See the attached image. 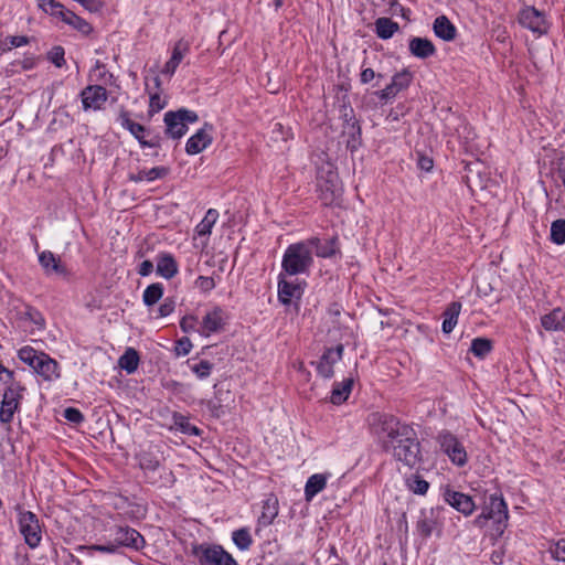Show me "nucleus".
Segmentation results:
<instances>
[{
  "instance_id": "8fccbe9b",
  "label": "nucleus",
  "mask_w": 565,
  "mask_h": 565,
  "mask_svg": "<svg viewBox=\"0 0 565 565\" xmlns=\"http://www.w3.org/2000/svg\"><path fill=\"white\" fill-rule=\"evenodd\" d=\"M190 369L200 380H204L211 375L213 363L207 360H201L200 362L190 365Z\"/></svg>"
},
{
  "instance_id": "aec40b11",
  "label": "nucleus",
  "mask_w": 565,
  "mask_h": 565,
  "mask_svg": "<svg viewBox=\"0 0 565 565\" xmlns=\"http://www.w3.org/2000/svg\"><path fill=\"white\" fill-rule=\"evenodd\" d=\"M224 326V310L222 307L215 306L203 317L199 333L203 337H209L211 333L222 331Z\"/></svg>"
},
{
  "instance_id": "f257e3e1",
  "label": "nucleus",
  "mask_w": 565,
  "mask_h": 565,
  "mask_svg": "<svg viewBox=\"0 0 565 565\" xmlns=\"http://www.w3.org/2000/svg\"><path fill=\"white\" fill-rule=\"evenodd\" d=\"M369 424L383 451L409 468L420 462V443L411 425L402 423L392 414L380 412L370 414Z\"/></svg>"
},
{
  "instance_id": "a18cd8bd",
  "label": "nucleus",
  "mask_w": 565,
  "mask_h": 565,
  "mask_svg": "<svg viewBox=\"0 0 565 565\" xmlns=\"http://www.w3.org/2000/svg\"><path fill=\"white\" fill-rule=\"evenodd\" d=\"M65 23L85 36L89 35L93 32V26L90 25V23H88L86 20L78 17L74 12H72V14H68V19Z\"/></svg>"
},
{
  "instance_id": "393cba45",
  "label": "nucleus",
  "mask_w": 565,
  "mask_h": 565,
  "mask_svg": "<svg viewBox=\"0 0 565 565\" xmlns=\"http://www.w3.org/2000/svg\"><path fill=\"white\" fill-rule=\"evenodd\" d=\"M33 370L45 381H53L60 377L58 363L46 353H42L40 361L36 362V366Z\"/></svg>"
},
{
  "instance_id": "774afa93",
  "label": "nucleus",
  "mask_w": 565,
  "mask_h": 565,
  "mask_svg": "<svg viewBox=\"0 0 565 565\" xmlns=\"http://www.w3.org/2000/svg\"><path fill=\"white\" fill-rule=\"evenodd\" d=\"M418 167L424 171H430L434 167L433 159L427 156H420L418 159Z\"/></svg>"
},
{
  "instance_id": "79ce46f5",
  "label": "nucleus",
  "mask_w": 565,
  "mask_h": 565,
  "mask_svg": "<svg viewBox=\"0 0 565 565\" xmlns=\"http://www.w3.org/2000/svg\"><path fill=\"white\" fill-rule=\"evenodd\" d=\"M406 486L409 491L419 495H425L429 489V482L417 473L406 478Z\"/></svg>"
},
{
  "instance_id": "de8ad7c7",
  "label": "nucleus",
  "mask_w": 565,
  "mask_h": 565,
  "mask_svg": "<svg viewBox=\"0 0 565 565\" xmlns=\"http://www.w3.org/2000/svg\"><path fill=\"white\" fill-rule=\"evenodd\" d=\"M550 239L556 245L565 244V218L552 222Z\"/></svg>"
},
{
  "instance_id": "ea45409f",
  "label": "nucleus",
  "mask_w": 565,
  "mask_h": 565,
  "mask_svg": "<svg viewBox=\"0 0 565 565\" xmlns=\"http://www.w3.org/2000/svg\"><path fill=\"white\" fill-rule=\"evenodd\" d=\"M218 218V212L215 209H209L203 220L196 225V233L199 236L210 235L214 224Z\"/></svg>"
},
{
  "instance_id": "6ab92c4d",
  "label": "nucleus",
  "mask_w": 565,
  "mask_h": 565,
  "mask_svg": "<svg viewBox=\"0 0 565 565\" xmlns=\"http://www.w3.org/2000/svg\"><path fill=\"white\" fill-rule=\"evenodd\" d=\"M443 497L445 502L465 516L471 515L476 510V503L470 495L456 491L450 487L445 489Z\"/></svg>"
},
{
  "instance_id": "9d476101",
  "label": "nucleus",
  "mask_w": 565,
  "mask_h": 565,
  "mask_svg": "<svg viewBox=\"0 0 565 565\" xmlns=\"http://www.w3.org/2000/svg\"><path fill=\"white\" fill-rule=\"evenodd\" d=\"M14 509L19 513L20 532L24 536L25 543L31 548H35L42 539V531L36 514L31 511H24L21 504H17Z\"/></svg>"
},
{
  "instance_id": "c03bdc74",
  "label": "nucleus",
  "mask_w": 565,
  "mask_h": 565,
  "mask_svg": "<svg viewBox=\"0 0 565 565\" xmlns=\"http://www.w3.org/2000/svg\"><path fill=\"white\" fill-rule=\"evenodd\" d=\"M413 81V74L407 68L393 75L391 84L394 86L395 92H402L406 89Z\"/></svg>"
},
{
  "instance_id": "4c0bfd02",
  "label": "nucleus",
  "mask_w": 565,
  "mask_h": 565,
  "mask_svg": "<svg viewBox=\"0 0 565 565\" xmlns=\"http://www.w3.org/2000/svg\"><path fill=\"white\" fill-rule=\"evenodd\" d=\"M339 103V118L342 120V125L351 124L352 121H358L359 119L355 116V111L351 106L350 98L347 94L342 97H338Z\"/></svg>"
},
{
  "instance_id": "dca6fc26",
  "label": "nucleus",
  "mask_w": 565,
  "mask_h": 565,
  "mask_svg": "<svg viewBox=\"0 0 565 565\" xmlns=\"http://www.w3.org/2000/svg\"><path fill=\"white\" fill-rule=\"evenodd\" d=\"M83 109L88 110H100L104 104L108 99V92L102 85H88L79 93Z\"/></svg>"
},
{
  "instance_id": "6e6d98bb",
  "label": "nucleus",
  "mask_w": 565,
  "mask_h": 565,
  "mask_svg": "<svg viewBox=\"0 0 565 565\" xmlns=\"http://www.w3.org/2000/svg\"><path fill=\"white\" fill-rule=\"evenodd\" d=\"M175 309V301L172 297H167L158 308L157 318H164L170 316Z\"/></svg>"
},
{
  "instance_id": "a19ab883",
  "label": "nucleus",
  "mask_w": 565,
  "mask_h": 565,
  "mask_svg": "<svg viewBox=\"0 0 565 565\" xmlns=\"http://www.w3.org/2000/svg\"><path fill=\"white\" fill-rule=\"evenodd\" d=\"M492 341L487 338H475L471 341L470 351L476 358L484 359L492 351Z\"/></svg>"
},
{
  "instance_id": "c756f323",
  "label": "nucleus",
  "mask_w": 565,
  "mask_h": 565,
  "mask_svg": "<svg viewBox=\"0 0 565 565\" xmlns=\"http://www.w3.org/2000/svg\"><path fill=\"white\" fill-rule=\"evenodd\" d=\"M433 30L437 38L447 42L455 40L457 35L456 26L446 15H439L435 19Z\"/></svg>"
},
{
  "instance_id": "2eb2a0df",
  "label": "nucleus",
  "mask_w": 565,
  "mask_h": 565,
  "mask_svg": "<svg viewBox=\"0 0 565 565\" xmlns=\"http://www.w3.org/2000/svg\"><path fill=\"white\" fill-rule=\"evenodd\" d=\"M343 352V344L327 348L320 359L317 362H311V364L316 366V371L321 377L331 379L334 375L333 366L342 359Z\"/></svg>"
},
{
  "instance_id": "423d86ee",
  "label": "nucleus",
  "mask_w": 565,
  "mask_h": 565,
  "mask_svg": "<svg viewBox=\"0 0 565 565\" xmlns=\"http://www.w3.org/2000/svg\"><path fill=\"white\" fill-rule=\"evenodd\" d=\"M117 121L127 129L139 142L141 148H160L162 137L159 134H151L150 129L130 119V113L121 107Z\"/></svg>"
},
{
  "instance_id": "5701e85b",
  "label": "nucleus",
  "mask_w": 565,
  "mask_h": 565,
  "mask_svg": "<svg viewBox=\"0 0 565 565\" xmlns=\"http://www.w3.org/2000/svg\"><path fill=\"white\" fill-rule=\"evenodd\" d=\"M278 511H279L278 499L275 494L270 493L263 501L262 513L257 520L258 526L266 527V526L270 525L274 522V520L277 518Z\"/></svg>"
},
{
  "instance_id": "680f3d73",
  "label": "nucleus",
  "mask_w": 565,
  "mask_h": 565,
  "mask_svg": "<svg viewBox=\"0 0 565 565\" xmlns=\"http://www.w3.org/2000/svg\"><path fill=\"white\" fill-rule=\"evenodd\" d=\"M397 94L398 92H395V88L391 83L386 85V87H384L383 89L374 93V95L383 103L393 99Z\"/></svg>"
},
{
  "instance_id": "4be33fe9",
  "label": "nucleus",
  "mask_w": 565,
  "mask_h": 565,
  "mask_svg": "<svg viewBox=\"0 0 565 565\" xmlns=\"http://www.w3.org/2000/svg\"><path fill=\"white\" fill-rule=\"evenodd\" d=\"M342 136L347 137L345 147L354 153L363 146L362 127L360 120L342 125Z\"/></svg>"
},
{
  "instance_id": "bb28decb",
  "label": "nucleus",
  "mask_w": 565,
  "mask_h": 565,
  "mask_svg": "<svg viewBox=\"0 0 565 565\" xmlns=\"http://www.w3.org/2000/svg\"><path fill=\"white\" fill-rule=\"evenodd\" d=\"M408 49L412 55L417 58H428L436 54L434 43L427 38L414 36L409 40Z\"/></svg>"
},
{
  "instance_id": "c9c22d12",
  "label": "nucleus",
  "mask_w": 565,
  "mask_h": 565,
  "mask_svg": "<svg viewBox=\"0 0 565 565\" xmlns=\"http://www.w3.org/2000/svg\"><path fill=\"white\" fill-rule=\"evenodd\" d=\"M399 30L397 22L390 18H379L375 21L376 35L382 40L391 39Z\"/></svg>"
},
{
  "instance_id": "39448f33",
  "label": "nucleus",
  "mask_w": 565,
  "mask_h": 565,
  "mask_svg": "<svg viewBox=\"0 0 565 565\" xmlns=\"http://www.w3.org/2000/svg\"><path fill=\"white\" fill-rule=\"evenodd\" d=\"M198 120L199 115L194 110L186 108L169 110L163 116L164 135L171 139H181L188 132V124H194Z\"/></svg>"
},
{
  "instance_id": "4d7b16f0",
  "label": "nucleus",
  "mask_w": 565,
  "mask_h": 565,
  "mask_svg": "<svg viewBox=\"0 0 565 565\" xmlns=\"http://www.w3.org/2000/svg\"><path fill=\"white\" fill-rule=\"evenodd\" d=\"M192 342L188 337H182L175 342V355L184 356L191 352Z\"/></svg>"
},
{
  "instance_id": "f8f14e48",
  "label": "nucleus",
  "mask_w": 565,
  "mask_h": 565,
  "mask_svg": "<svg viewBox=\"0 0 565 565\" xmlns=\"http://www.w3.org/2000/svg\"><path fill=\"white\" fill-rule=\"evenodd\" d=\"M110 535L118 547H128L140 551L146 546L145 537L136 529L128 525H115L110 527Z\"/></svg>"
},
{
  "instance_id": "412c9836",
  "label": "nucleus",
  "mask_w": 565,
  "mask_h": 565,
  "mask_svg": "<svg viewBox=\"0 0 565 565\" xmlns=\"http://www.w3.org/2000/svg\"><path fill=\"white\" fill-rule=\"evenodd\" d=\"M309 247H316V255L320 258H331L340 254V244L338 235H333L326 242L319 237H311L306 241Z\"/></svg>"
},
{
  "instance_id": "0eeeda50",
  "label": "nucleus",
  "mask_w": 565,
  "mask_h": 565,
  "mask_svg": "<svg viewBox=\"0 0 565 565\" xmlns=\"http://www.w3.org/2000/svg\"><path fill=\"white\" fill-rule=\"evenodd\" d=\"M25 386L15 380L8 383L0 406V422L10 424L13 416L20 411L21 401L23 399Z\"/></svg>"
},
{
  "instance_id": "5fc2aeb1",
  "label": "nucleus",
  "mask_w": 565,
  "mask_h": 565,
  "mask_svg": "<svg viewBox=\"0 0 565 565\" xmlns=\"http://www.w3.org/2000/svg\"><path fill=\"white\" fill-rule=\"evenodd\" d=\"M166 107V102L161 99L158 93H153L149 98V116H153L156 113L160 111Z\"/></svg>"
},
{
  "instance_id": "473e14b6",
  "label": "nucleus",
  "mask_w": 565,
  "mask_h": 565,
  "mask_svg": "<svg viewBox=\"0 0 565 565\" xmlns=\"http://www.w3.org/2000/svg\"><path fill=\"white\" fill-rule=\"evenodd\" d=\"M172 427L188 436H201L202 429L190 423V418L181 413L174 412L171 416Z\"/></svg>"
},
{
  "instance_id": "9b49d317",
  "label": "nucleus",
  "mask_w": 565,
  "mask_h": 565,
  "mask_svg": "<svg viewBox=\"0 0 565 565\" xmlns=\"http://www.w3.org/2000/svg\"><path fill=\"white\" fill-rule=\"evenodd\" d=\"M436 440L439 444L440 450L448 456L454 465L463 467L467 463L468 455L466 448L454 434L444 430L438 434Z\"/></svg>"
},
{
  "instance_id": "13d9d810",
  "label": "nucleus",
  "mask_w": 565,
  "mask_h": 565,
  "mask_svg": "<svg viewBox=\"0 0 565 565\" xmlns=\"http://www.w3.org/2000/svg\"><path fill=\"white\" fill-rule=\"evenodd\" d=\"M195 286L202 291V292H210L212 289L215 288L216 284L213 279V277L207 276H199L195 280Z\"/></svg>"
},
{
  "instance_id": "7ed1b4c3",
  "label": "nucleus",
  "mask_w": 565,
  "mask_h": 565,
  "mask_svg": "<svg viewBox=\"0 0 565 565\" xmlns=\"http://www.w3.org/2000/svg\"><path fill=\"white\" fill-rule=\"evenodd\" d=\"M316 191L324 206L333 205L341 196V185L338 172L331 167H321L317 171Z\"/></svg>"
},
{
  "instance_id": "052dcab7",
  "label": "nucleus",
  "mask_w": 565,
  "mask_h": 565,
  "mask_svg": "<svg viewBox=\"0 0 565 565\" xmlns=\"http://www.w3.org/2000/svg\"><path fill=\"white\" fill-rule=\"evenodd\" d=\"M85 548H90L93 551L100 552V553H107V554H113V553L117 552V550H118L115 542L108 543V544H95L89 547L84 546V545H81L77 547L78 551H82Z\"/></svg>"
},
{
  "instance_id": "6e6552de",
  "label": "nucleus",
  "mask_w": 565,
  "mask_h": 565,
  "mask_svg": "<svg viewBox=\"0 0 565 565\" xmlns=\"http://www.w3.org/2000/svg\"><path fill=\"white\" fill-rule=\"evenodd\" d=\"M138 467L143 471L146 481L150 484L158 483L157 472L162 467L164 457L158 446H149L135 456Z\"/></svg>"
},
{
  "instance_id": "3c124183",
  "label": "nucleus",
  "mask_w": 565,
  "mask_h": 565,
  "mask_svg": "<svg viewBox=\"0 0 565 565\" xmlns=\"http://www.w3.org/2000/svg\"><path fill=\"white\" fill-rule=\"evenodd\" d=\"M65 51L61 45L53 46L47 53V60L56 67H62L65 64Z\"/></svg>"
},
{
  "instance_id": "69168bd1",
  "label": "nucleus",
  "mask_w": 565,
  "mask_h": 565,
  "mask_svg": "<svg viewBox=\"0 0 565 565\" xmlns=\"http://www.w3.org/2000/svg\"><path fill=\"white\" fill-rule=\"evenodd\" d=\"M38 6L45 13L50 14L54 9H58V1L56 0H36Z\"/></svg>"
},
{
  "instance_id": "4468645a",
  "label": "nucleus",
  "mask_w": 565,
  "mask_h": 565,
  "mask_svg": "<svg viewBox=\"0 0 565 565\" xmlns=\"http://www.w3.org/2000/svg\"><path fill=\"white\" fill-rule=\"evenodd\" d=\"M443 510V507L420 510L416 522V531L423 540L429 539L435 530H438V535L440 534L443 527L440 515Z\"/></svg>"
},
{
  "instance_id": "20e7f679",
  "label": "nucleus",
  "mask_w": 565,
  "mask_h": 565,
  "mask_svg": "<svg viewBox=\"0 0 565 565\" xmlns=\"http://www.w3.org/2000/svg\"><path fill=\"white\" fill-rule=\"evenodd\" d=\"M191 554L199 565H238L232 554L218 544H194Z\"/></svg>"
},
{
  "instance_id": "ddd939ff",
  "label": "nucleus",
  "mask_w": 565,
  "mask_h": 565,
  "mask_svg": "<svg viewBox=\"0 0 565 565\" xmlns=\"http://www.w3.org/2000/svg\"><path fill=\"white\" fill-rule=\"evenodd\" d=\"M484 511L487 512V516L494 521L497 532L502 534L509 520L508 504L502 493L495 492L490 494Z\"/></svg>"
},
{
  "instance_id": "c85d7f7f",
  "label": "nucleus",
  "mask_w": 565,
  "mask_h": 565,
  "mask_svg": "<svg viewBox=\"0 0 565 565\" xmlns=\"http://www.w3.org/2000/svg\"><path fill=\"white\" fill-rule=\"evenodd\" d=\"M179 270L178 263L172 254L160 253L157 257V274L166 279L173 278Z\"/></svg>"
},
{
  "instance_id": "f03ea898",
  "label": "nucleus",
  "mask_w": 565,
  "mask_h": 565,
  "mask_svg": "<svg viewBox=\"0 0 565 565\" xmlns=\"http://www.w3.org/2000/svg\"><path fill=\"white\" fill-rule=\"evenodd\" d=\"M313 265L312 250L306 242L290 244L282 255L281 269L288 276L308 274Z\"/></svg>"
},
{
  "instance_id": "f704fd0d",
  "label": "nucleus",
  "mask_w": 565,
  "mask_h": 565,
  "mask_svg": "<svg viewBox=\"0 0 565 565\" xmlns=\"http://www.w3.org/2000/svg\"><path fill=\"white\" fill-rule=\"evenodd\" d=\"M352 386V379H345L342 382L334 383L330 395V402L334 405H341L344 403L351 394Z\"/></svg>"
},
{
  "instance_id": "1a4fd4ad",
  "label": "nucleus",
  "mask_w": 565,
  "mask_h": 565,
  "mask_svg": "<svg viewBox=\"0 0 565 565\" xmlns=\"http://www.w3.org/2000/svg\"><path fill=\"white\" fill-rule=\"evenodd\" d=\"M518 22L522 28L530 30L536 36L547 34L551 28L545 12L537 10L533 6H525L519 11Z\"/></svg>"
},
{
  "instance_id": "2f4dec72",
  "label": "nucleus",
  "mask_w": 565,
  "mask_h": 565,
  "mask_svg": "<svg viewBox=\"0 0 565 565\" xmlns=\"http://www.w3.org/2000/svg\"><path fill=\"white\" fill-rule=\"evenodd\" d=\"M170 173V169L168 167L159 166L153 167L149 170H140L137 173H130L128 179L132 182H141L143 180H147L149 182H152L158 179H163Z\"/></svg>"
},
{
  "instance_id": "bf43d9fd",
  "label": "nucleus",
  "mask_w": 565,
  "mask_h": 565,
  "mask_svg": "<svg viewBox=\"0 0 565 565\" xmlns=\"http://www.w3.org/2000/svg\"><path fill=\"white\" fill-rule=\"evenodd\" d=\"M26 317L33 322L39 329H43L45 327V319L42 313L33 307H29L26 312Z\"/></svg>"
},
{
  "instance_id": "e433bc0d",
  "label": "nucleus",
  "mask_w": 565,
  "mask_h": 565,
  "mask_svg": "<svg viewBox=\"0 0 565 565\" xmlns=\"http://www.w3.org/2000/svg\"><path fill=\"white\" fill-rule=\"evenodd\" d=\"M139 353L134 348H127L124 354L118 360V365L125 370L128 374H132L137 371L139 365Z\"/></svg>"
},
{
  "instance_id": "37998d69",
  "label": "nucleus",
  "mask_w": 565,
  "mask_h": 565,
  "mask_svg": "<svg viewBox=\"0 0 565 565\" xmlns=\"http://www.w3.org/2000/svg\"><path fill=\"white\" fill-rule=\"evenodd\" d=\"M232 540L241 551H247L253 544L252 535L246 527L234 531L232 534Z\"/></svg>"
},
{
  "instance_id": "58836bf2",
  "label": "nucleus",
  "mask_w": 565,
  "mask_h": 565,
  "mask_svg": "<svg viewBox=\"0 0 565 565\" xmlns=\"http://www.w3.org/2000/svg\"><path fill=\"white\" fill-rule=\"evenodd\" d=\"M163 292V285L161 282H153L145 289L142 301L147 307H152L162 298Z\"/></svg>"
},
{
  "instance_id": "7c9ffc66",
  "label": "nucleus",
  "mask_w": 565,
  "mask_h": 565,
  "mask_svg": "<svg viewBox=\"0 0 565 565\" xmlns=\"http://www.w3.org/2000/svg\"><path fill=\"white\" fill-rule=\"evenodd\" d=\"M461 307L462 305L459 301H452L446 307L445 311L443 312L444 320L441 324V330L444 333L449 334L455 329L458 322Z\"/></svg>"
},
{
  "instance_id": "49530a36",
  "label": "nucleus",
  "mask_w": 565,
  "mask_h": 565,
  "mask_svg": "<svg viewBox=\"0 0 565 565\" xmlns=\"http://www.w3.org/2000/svg\"><path fill=\"white\" fill-rule=\"evenodd\" d=\"M42 353L43 352H39L32 347L25 345L18 351V356L23 363L34 369L36 366V362L40 361Z\"/></svg>"
},
{
  "instance_id": "a878e982",
  "label": "nucleus",
  "mask_w": 565,
  "mask_h": 565,
  "mask_svg": "<svg viewBox=\"0 0 565 565\" xmlns=\"http://www.w3.org/2000/svg\"><path fill=\"white\" fill-rule=\"evenodd\" d=\"M188 52L189 43L182 39L179 40L173 46L171 57L169 58V61H167L161 71L162 74L172 76Z\"/></svg>"
},
{
  "instance_id": "864d4df0",
  "label": "nucleus",
  "mask_w": 565,
  "mask_h": 565,
  "mask_svg": "<svg viewBox=\"0 0 565 565\" xmlns=\"http://www.w3.org/2000/svg\"><path fill=\"white\" fill-rule=\"evenodd\" d=\"M63 417L70 423L79 425L85 420L83 413L75 407H67L63 412Z\"/></svg>"
},
{
  "instance_id": "72a5a7b5",
  "label": "nucleus",
  "mask_w": 565,
  "mask_h": 565,
  "mask_svg": "<svg viewBox=\"0 0 565 565\" xmlns=\"http://www.w3.org/2000/svg\"><path fill=\"white\" fill-rule=\"evenodd\" d=\"M327 479V475L323 473H315L308 478L305 486V498L307 501H311L326 488Z\"/></svg>"
},
{
  "instance_id": "603ef678",
  "label": "nucleus",
  "mask_w": 565,
  "mask_h": 565,
  "mask_svg": "<svg viewBox=\"0 0 565 565\" xmlns=\"http://www.w3.org/2000/svg\"><path fill=\"white\" fill-rule=\"evenodd\" d=\"M198 318L193 315H186L180 320V329L184 333L199 332L196 328Z\"/></svg>"
},
{
  "instance_id": "e2e57ef3",
  "label": "nucleus",
  "mask_w": 565,
  "mask_h": 565,
  "mask_svg": "<svg viewBox=\"0 0 565 565\" xmlns=\"http://www.w3.org/2000/svg\"><path fill=\"white\" fill-rule=\"evenodd\" d=\"M384 76L381 73H375L373 68L366 67L362 68L360 73V82L361 84L365 85L372 82L374 78H377V81L382 79Z\"/></svg>"
},
{
  "instance_id": "b1692460",
  "label": "nucleus",
  "mask_w": 565,
  "mask_h": 565,
  "mask_svg": "<svg viewBox=\"0 0 565 565\" xmlns=\"http://www.w3.org/2000/svg\"><path fill=\"white\" fill-rule=\"evenodd\" d=\"M39 263L44 269L46 275L55 273L63 277L68 276V269L63 265L58 257H56L51 250H44L39 255Z\"/></svg>"
},
{
  "instance_id": "a211bd4d",
  "label": "nucleus",
  "mask_w": 565,
  "mask_h": 565,
  "mask_svg": "<svg viewBox=\"0 0 565 565\" xmlns=\"http://www.w3.org/2000/svg\"><path fill=\"white\" fill-rule=\"evenodd\" d=\"M213 125L204 122L194 135H192L185 143V152L190 156L198 154L210 147L213 142L212 131Z\"/></svg>"
},
{
  "instance_id": "f3484780",
  "label": "nucleus",
  "mask_w": 565,
  "mask_h": 565,
  "mask_svg": "<svg viewBox=\"0 0 565 565\" xmlns=\"http://www.w3.org/2000/svg\"><path fill=\"white\" fill-rule=\"evenodd\" d=\"M285 275L286 274L280 273L278 276V300L282 305L288 306L291 303L292 299H301L307 284L306 281H288Z\"/></svg>"
},
{
  "instance_id": "338daca9",
  "label": "nucleus",
  "mask_w": 565,
  "mask_h": 565,
  "mask_svg": "<svg viewBox=\"0 0 565 565\" xmlns=\"http://www.w3.org/2000/svg\"><path fill=\"white\" fill-rule=\"evenodd\" d=\"M153 271V263L149 259L143 260L138 267V274L142 277L149 276Z\"/></svg>"
},
{
  "instance_id": "0e129e2a",
  "label": "nucleus",
  "mask_w": 565,
  "mask_h": 565,
  "mask_svg": "<svg viewBox=\"0 0 565 565\" xmlns=\"http://www.w3.org/2000/svg\"><path fill=\"white\" fill-rule=\"evenodd\" d=\"M551 554L553 558L565 562V539H561L554 544L551 548Z\"/></svg>"
},
{
  "instance_id": "09e8293b",
  "label": "nucleus",
  "mask_w": 565,
  "mask_h": 565,
  "mask_svg": "<svg viewBox=\"0 0 565 565\" xmlns=\"http://www.w3.org/2000/svg\"><path fill=\"white\" fill-rule=\"evenodd\" d=\"M31 39L26 35H12L6 38L4 42L1 43L0 50L2 52L11 51L14 47H20L29 44Z\"/></svg>"
},
{
  "instance_id": "cd10ccee",
  "label": "nucleus",
  "mask_w": 565,
  "mask_h": 565,
  "mask_svg": "<svg viewBox=\"0 0 565 565\" xmlns=\"http://www.w3.org/2000/svg\"><path fill=\"white\" fill-rule=\"evenodd\" d=\"M541 326L546 331L565 330V309L557 307L541 317Z\"/></svg>"
}]
</instances>
